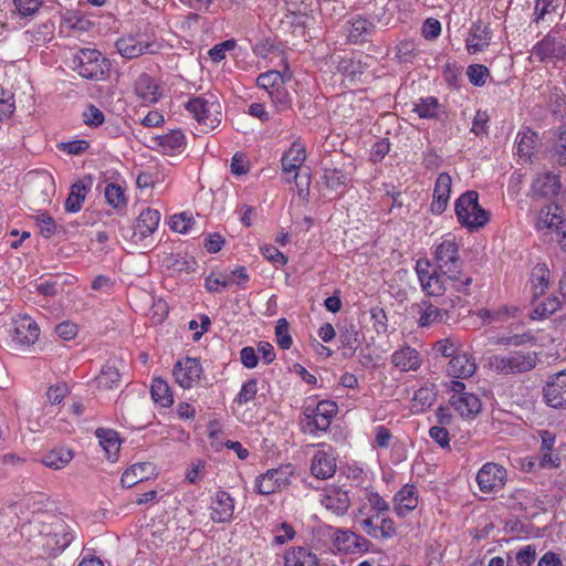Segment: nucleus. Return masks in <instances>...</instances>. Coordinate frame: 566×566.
Instances as JSON below:
<instances>
[{
  "instance_id": "nucleus-43",
  "label": "nucleus",
  "mask_w": 566,
  "mask_h": 566,
  "mask_svg": "<svg viewBox=\"0 0 566 566\" xmlns=\"http://www.w3.org/2000/svg\"><path fill=\"white\" fill-rule=\"evenodd\" d=\"M562 219V208L557 205H549L542 209L536 222L538 230L551 229L558 226Z\"/></svg>"
},
{
  "instance_id": "nucleus-7",
  "label": "nucleus",
  "mask_w": 566,
  "mask_h": 566,
  "mask_svg": "<svg viewBox=\"0 0 566 566\" xmlns=\"http://www.w3.org/2000/svg\"><path fill=\"white\" fill-rule=\"evenodd\" d=\"M185 108L192 115V117L207 128H216L222 120V106L214 96L193 97L186 104Z\"/></svg>"
},
{
  "instance_id": "nucleus-21",
  "label": "nucleus",
  "mask_w": 566,
  "mask_h": 566,
  "mask_svg": "<svg viewBox=\"0 0 566 566\" xmlns=\"http://www.w3.org/2000/svg\"><path fill=\"white\" fill-rule=\"evenodd\" d=\"M538 436L541 439L539 467L543 469L558 468L560 465V458L558 454H553L556 434L548 430H541Z\"/></svg>"
},
{
  "instance_id": "nucleus-46",
  "label": "nucleus",
  "mask_w": 566,
  "mask_h": 566,
  "mask_svg": "<svg viewBox=\"0 0 566 566\" xmlns=\"http://www.w3.org/2000/svg\"><path fill=\"white\" fill-rule=\"evenodd\" d=\"M272 105L276 112L283 113L292 108L293 96L286 84H281L270 96Z\"/></svg>"
},
{
  "instance_id": "nucleus-26",
  "label": "nucleus",
  "mask_w": 566,
  "mask_h": 566,
  "mask_svg": "<svg viewBox=\"0 0 566 566\" xmlns=\"http://www.w3.org/2000/svg\"><path fill=\"white\" fill-rule=\"evenodd\" d=\"M476 369L474 359L467 354L457 353L448 363L447 373L452 378L465 379L471 377Z\"/></svg>"
},
{
  "instance_id": "nucleus-22",
  "label": "nucleus",
  "mask_w": 566,
  "mask_h": 566,
  "mask_svg": "<svg viewBox=\"0 0 566 566\" xmlns=\"http://www.w3.org/2000/svg\"><path fill=\"white\" fill-rule=\"evenodd\" d=\"M234 511V501L226 491H218L211 505V520L214 523L230 522Z\"/></svg>"
},
{
  "instance_id": "nucleus-30",
  "label": "nucleus",
  "mask_w": 566,
  "mask_h": 566,
  "mask_svg": "<svg viewBox=\"0 0 566 566\" xmlns=\"http://www.w3.org/2000/svg\"><path fill=\"white\" fill-rule=\"evenodd\" d=\"M154 465L150 462L135 463L127 468L120 478L123 488L129 489L137 483L149 479L154 473Z\"/></svg>"
},
{
  "instance_id": "nucleus-13",
  "label": "nucleus",
  "mask_w": 566,
  "mask_h": 566,
  "mask_svg": "<svg viewBox=\"0 0 566 566\" xmlns=\"http://www.w3.org/2000/svg\"><path fill=\"white\" fill-rule=\"evenodd\" d=\"M285 14L284 22L294 27V32L300 31L304 34V30L310 20L312 0H284Z\"/></svg>"
},
{
  "instance_id": "nucleus-16",
  "label": "nucleus",
  "mask_w": 566,
  "mask_h": 566,
  "mask_svg": "<svg viewBox=\"0 0 566 566\" xmlns=\"http://www.w3.org/2000/svg\"><path fill=\"white\" fill-rule=\"evenodd\" d=\"M505 469L496 463H485L476 474V482L482 492L490 493L503 488Z\"/></svg>"
},
{
  "instance_id": "nucleus-34",
  "label": "nucleus",
  "mask_w": 566,
  "mask_h": 566,
  "mask_svg": "<svg viewBox=\"0 0 566 566\" xmlns=\"http://www.w3.org/2000/svg\"><path fill=\"white\" fill-rule=\"evenodd\" d=\"M284 566H318V558L307 547H292L284 555Z\"/></svg>"
},
{
  "instance_id": "nucleus-52",
  "label": "nucleus",
  "mask_w": 566,
  "mask_h": 566,
  "mask_svg": "<svg viewBox=\"0 0 566 566\" xmlns=\"http://www.w3.org/2000/svg\"><path fill=\"white\" fill-rule=\"evenodd\" d=\"M255 489L258 493L263 495H269L281 491V488L275 482L273 473L270 472V470L256 478Z\"/></svg>"
},
{
  "instance_id": "nucleus-15",
  "label": "nucleus",
  "mask_w": 566,
  "mask_h": 566,
  "mask_svg": "<svg viewBox=\"0 0 566 566\" xmlns=\"http://www.w3.org/2000/svg\"><path fill=\"white\" fill-rule=\"evenodd\" d=\"M413 308L418 314V326L421 328L447 323L450 317V311L448 308L439 307L427 300L415 304Z\"/></svg>"
},
{
  "instance_id": "nucleus-9",
  "label": "nucleus",
  "mask_w": 566,
  "mask_h": 566,
  "mask_svg": "<svg viewBox=\"0 0 566 566\" xmlns=\"http://www.w3.org/2000/svg\"><path fill=\"white\" fill-rule=\"evenodd\" d=\"M306 154L305 148L296 143H294L287 151H285L281 158L282 170L284 174H293L292 178H287L290 182L292 179L296 182L298 191L302 192L306 190L308 192L310 187V175L304 176L305 182L303 180L297 181L298 172L297 170L302 167L305 161ZM303 179V176H301Z\"/></svg>"
},
{
  "instance_id": "nucleus-40",
  "label": "nucleus",
  "mask_w": 566,
  "mask_h": 566,
  "mask_svg": "<svg viewBox=\"0 0 566 566\" xmlns=\"http://www.w3.org/2000/svg\"><path fill=\"white\" fill-rule=\"evenodd\" d=\"M158 140V145L167 155L179 153L186 147V137L181 130H171L170 133L160 136Z\"/></svg>"
},
{
  "instance_id": "nucleus-4",
  "label": "nucleus",
  "mask_w": 566,
  "mask_h": 566,
  "mask_svg": "<svg viewBox=\"0 0 566 566\" xmlns=\"http://www.w3.org/2000/svg\"><path fill=\"white\" fill-rule=\"evenodd\" d=\"M454 211L458 222L470 231L483 228L490 220V212L479 205V193L474 190L465 191L455 200Z\"/></svg>"
},
{
  "instance_id": "nucleus-63",
  "label": "nucleus",
  "mask_w": 566,
  "mask_h": 566,
  "mask_svg": "<svg viewBox=\"0 0 566 566\" xmlns=\"http://www.w3.org/2000/svg\"><path fill=\"white\" fill-rule=\"evenodd\" d=\"M35 290L41 295L53 297L63 291V283L59 279H50L36 284Z\"/></svg>"
},
{
  "instance_id": "nucleus-33",
  "label": "nucleus",
  "mask_w": 566,
  "mask_h": 566,
  "mask_svg": "<svg viewBox=\"0 0 566 566\" xmlns=\"http://www.w3.org/2000/svg\"><path fill=\"white\" fill-rule=\"evenodd\" d=\"M335 544L339 549L349 551L354 548L358 552H368L371 543L364 536L358 535L352 531H337L335 536Z\"/></svg>"
},
{
  "instance_id": "nucleus-48",
  "label": "nucleus",
  "mask_w": 566,
  "mask_h": 566,
  "mask_svg": "<svg viewBox=\"0 0 566 566\" xmlns=\"http://www.w3.org/2000/svg\"><path fill=\"white\" fill-rule=\"evenodd\" d=\"M104 196L106 202L114 209L119 210L127 206V199L124 189L115 182H111L105 187Z\"/></svg>"
},
{
  "instance_id": "nucleus-44",
  "label": "nucleus",
  "mask_w": 566,
  "mask_h": 566,
  "mask_svg": "<svg viewBox=\"0 0 566 566\" xmlns=\"http://www.w3.org/2000/svg\"><path fill=\"white\" fill-rule=\"evenodd\" d=\"M150 394L153 400L161 407H169L174 402L170 388L168 384L161 378H155L153 380Z\"/></svg>"
},
{
  "instance_id": "nucleus-56",
  "label": "nucleus",
  "mask_w": 566,
  "mask_h": 566,
  "mask_svg": "<svg viewBox=\"0 0 566 566\" xmlns=\"http://www.w3.org/2000/svg\"><path fill=\"white\" fill-rule=\"evenodd\" d=\"M552 159L559 166H566V130L559 132L552 148Z\"/></svg>"
},
{
  "instance_id": "nucleus-64",
  "label": "nucleus",
  "mask_w": 566,
  "mask_h": 566,
  "mask_svg": "<svg viewBox=\"0 0 566 566\" xmlns=\"http://www.w3.org/2000/svg\"><path fill=\"white\" fill-rule=\"evenodd\" d=\"M536 558V548L534 545H526L521 548L515 557L517 566H532Z\"/></svg>"
},
{
  "instance_id": "nucleus-18",
  "label": "nucleus",
  "mask_w": 566,
  "mask_h": 566,
  "mask_svg": "<svg viewBox=\"0 0 566 566\" xmlns=\"http://www.w3.org/2000/svg\"><path fill=\"white\" fill-rule=\"evenodd\" d=\"M452 179L449 174L441 172L434 184L430 210L433 214H442L448 206Z\"/></svg>"
},
{
  "instance_id": "nucleus-41",
  "label": "nucleus",
  "mask_w": 566,
  "mask_h": 566,
  "mask_svg": "<svg viewBox=\"0 0 566 566\" xmlns=\"http://www.w3.org/2000/svg\"><path fill=\"white\" fill-rule=\"evenodd\" d=\"M325 186L338 193H344L348 182V176L340 169L325 168L322 176Z\"/></svg>"
},
{
  "instance_id": "nucleus-37",
  "label": "nucleus",
  "mask_w": 566,
  "mask_h": 566,
  "mask_svg": "<svg viewBox=\"0 0 566 566\" xmlns=\"http://www.w3.org/2000/svg\"><path fill=\"white\" fill-rule=\"evenodd\" d=\"M73 459V451L65 447H56L43 454L41 462L53 470L63 469Z\"/></svg>"
},
{
  "instance_id": "nucleus-47",
  "label": "nucleus",
  "mask_w": 566,
  "mask_h": 566,
  "mask_svg": "<svg viewBox=\"0 0 566 566\" xmlns=\"http://www.w3.org/2000/svg\"><path fill=\"white\" fill-rule=\"evenodd\" d=\"M85 196L86 187L82 181L73 184L65 201V210L72 213L80 211Z\"/></svg>"
},
{
  "instance_id": "nucleus-55",
  "label": "nucleus",
  "mask_w": 566,
  "mask_h": 566,
  "mask_svg": "<svg viewBox=\"0 0 566 566\" xmlns=\"http://www.w3.org/2000/svg\"><path fill=\"white\" fill-rule=\"evenodd\" d=\"M432 350L451 359L459 352L458 342L452 337L442 338L433 344Z\"/></svg>"
},
{
  "instance_id": "nucleus-12",
  "label": "nucleus",
  "mask_w": 566,
  "mask_h": 566,
  "mask_svg": "<svg viewBox=\"0 0 566 566\" xmlns=\"http://www.w3.org/2000/svg\"><path fill=\"white\" fill-rule=\"evenodd\" d=\"M545 403L554 409H566V370L549 377L543 387Z\"/></svg>"
},
{
  "instance_id": "nucleus-57",
  "label": "nucleus",
  "mask_w": 566,
  "mask_h": 566,
  "mask_svg": "<svg viewBox=\"0 0 566 566\" xmlns=\"http://www.w3.org/2000/svg\"><path fill=\"white\" fill-rule=\"evenodd\" d=\"M489 74V69L482 64H471L467 69L468 78L474 86H483Z\"/></svg>"
},
{
  "instance_id": "nucleus-61",
  "label": "nucleus",
  "mask_w": 566,
  "mask_h": 566,
  "mask_svg": "<svg viewBox=\"0 0 566 566\" xmlns=\"http://www.w3.org/2000/svg\"><path fill=\"white\" fill-rule=\"evenodd\" d=\"M274 480L281 490L285 489L291 484V478L294 474V468L292 464L282 465L277 469H271Z\"/></svg>"
},
{
  "instance_id": "nucleus-29",
  "label": "nucleus",
  "mask_w": 566,
  "mask_h": 566,
  "mask_svg": "<svg viewBox=\"0 0 566 566\" xmlns=\"http://www.w3.org/2000/svg\"><path fill=\"white\" fill-rule=\"evenodd\" d=\"M32 196L36 203H49L55 193V182L49 172L40 174L32 184Z\"/></svg>"
},
{
  "instance_id": "nucleus-51",
  "label": "nucleus",
  "mask_w": 566,
  "mask_h": 566,
  "mask_svg": "<svg viewBox=\"0 0 566 566\" xmlns=\"http://www.w3.org/2000/svg\"><path fill=\"white\" fill-rule=\"evenodd\" d=\"M167 268L177 272L190 273L196 271L197 261L192 256L175 254L167 259Z\"/></svg>"
},
{
  "instance_id": "nucleus-49",
  "label": "nucleus",
  "mask_w": 566,
  "mask_h": 566,
  "mask_svg": "<svg viewBox=\"0 0 566 566\" xmlns=\"http://www.w3.org/2000/svg\"><path fill=\"white\" fill-rule=\"evenodd\" d=\"M120 381L118 368L112 365H105L96 377L97 386L105 389L117 387Z\"/></svg>"
},
{
  "instance_id": "nucleus-6",
  "label": "nucleus",
  "mask_w": 566,
  "mask_h": 566,
  "mask_svg": "<svg viewBox=\"0 0 566 566\" xmlns=\"http://www.w3.org/2000/svg\"><path fill=\"white\" fill-rule=\"evenodd\" d=\"M337 410V405L331 400H322L316 406H304L301 419L304 432L313 436L326 432Z\"/></svg>"
},
{
  "instance_id": "nucleus-32",
  "label": "nucleus",
  "mask_w": 566,
  "mask_h": 566,
  "mask_svg": "<svg viewBox=\"0 0 566 566\" xmlns=\"http://www.w3.org/2000/svg\"><path fill=\"white\" fill-rule=\"evenodd\" d=\"M391 363L402 371L417 370L420 367L421 359L419 353L410 346H405L396 350L391 356Z\"/></svg>"
},
{
  "instance_id": "nucleus-10",
  "label": "nucleus",
  "mask_w": 566,
  "mask_h": 566,
  "mask_svg": "<svg viewBox=\"0 0 566 566\" xmlns=\"http://www.w3.org/2000/svg\"><path fill=\"white\" fill-rule=\"evenodd\" d=\"M40 336L36 322L30 316H19L13 321L11 339L17 349L24 350L33 345Z\"/></svg>"
},
{
  "instance_id": "nucleus-28",
  "label": "nucleus",
  "mask_w": 566,
  "mask_h": 566,
  "mask_svg": "<svg viewBox=\"0 0 566 566\" xmlns=\"http://www.w3.org/2000/svg\"><path fill=\"white\" fill-rule=\"evenodd\" d=\"M559 176L553 172L539 174L533 182L532 189L538 197L549 198L556 196L560 190Z\"/></svg>"
},
{
  "instance_id": "nucleus-17",
  "label": "nucleus",
  "mask_w": 566,
  "mask_h": 566,
  "mask_svg": "<svg viewBox=\"0 0 566 566\" xmlns=\"http://www.w3.org/2000/svg\"><path fill=\"white\" fill-rule=\"evenodd\" d=\"M322 505L337 516L347 513L350 506L348 492L339 486H329L325 489L321 499Z\"/></svg>"
},
{
  "instance_id": "nucleus-53",
  "label": "nucleus",
  "mask_w": 566,
  "mask_h": 566,
  "mask_svg": "<svg viewBox=\"0 0 566 566\" xmlns=\"http://www.w3.org/2000/svg\"><path fill=\"white\" fill-rule=\"evenodd\" d=\"M233 283H234V280L231 277V275H229L227 273H220L218 275H214L213 273H211L205 280V286L211 293H220L221 287H228L229 285H231Z\"/></svg>"
},
{
  "instance_id": "nucleus-27",
  "label": "nucleus",
  "mask_w": 566,
  "mask_h": 566,
  "mask_svg": "<svg viewBox=\"0 0 566 566\" xmlns=\"http://www.w3.org/2000/svg\"><path fill=\"white\" fill-rule=\"evenodd\" d=\"M450 403L462 418H474L481 411V401L474 394L451 395Z\"/></svg>"
},
{
  "instance_id": "nucleus-8",
  "label": "nucleus",
  "mask_w": 566,
  "mask_h": 566,
  "mask_svg": "<svg viewBox=\"0 0 566 566\" xmlns=\"http://www.w3.org/2000/svg\"><path fill=\"white\" fill-rule=\"evenodd\" d=\"M566 55L564 39L558 32H548L531 51V60L539 63H556Z\"/></svg>"
},
{
  "instance_id": "nucleus-62",
  "label": "nucleus",
  "mask_w": 566,
  "mask_h": 566,
  "mask_svg": "<svg viewBox=\"0 0 566 566\" xmlns=\"http://www.w3.org/2000/svg\"><path fill=\"white\" fill-rule=\"evenodd\" d=\"M104 120V113L93 104H90L83 112V122L90 127H98Z\"/></svg>"
},
{
  "instance_id": "nucleus-25",
  "label": "nucleus",
  "mask_w": 566,
  "mask_h": 566,
  "mask_svg": "<svg viewBox=\"0 0 566 566\" xmlns=\"http://www.w3.org/2000/svg\"><path fill=\"white\" fill-rule=\"evenodd\" d=\"M135 93L144 104H155L159 101L161 93L154 77L143 73L135 82Z\"/></svg>"
},
{
  "instance_id": "nucleus-50",
  "label": "nucleus",
  "mask_w": 566,
  "mask_h": 566,
  "mask_svg": "<svg viewBox=\"0 0 566 566\" xmlns=\"http://www.w3.org/2000/svg\"><path fill=\"white\" fill-rule=\"evenodd\" d=\"M562 302L559 297L551 295L543 302H539L534 311H533V318L543 319L545 317H548L549 315L554 314L556 311L560 308Z\"/></svg>"
},
{
  "instance_id": "nucleus-5",
  "label": "nucleus",
  "mask_w": 566,
  "mask_h": 566,
  "mask_svg": "<svg viewBox=\"0 0 566 566\" xmlns=\"http://www.w3.org/2000/svg\"><path fill=\"white\" fill-rule=\"evenodd\" d=\"M72 69L86 80L101 81L108 74L111 63L98 50L81 49L72 59Z\"/></svg>"
},
{
  "instance_id": "nucleus-36",
  "label": "nucleus",
  "mask_w": 566,
  "mask_h": 566,
  "mask_svg": "<svg viewBox=\"0 0 566 566\" xmlns=\"http://www.w3.org/2000/svg\"><path fill=\"white\" fill-rule=\"evenodd\" d=\"M292 78L290 72L281 73L275 70H271L264 73H261L256 78V85L264 90L270 96L281 84H287Z\"/></svg>"
},
{
  "instance_id": "nucleus-23",
  "label": "nucleus",
  "mask_w": 566,
  "mask_h": 566,
  "mask_svg": "<svg viewBox=\"0 0 566 566\" xmlns=\"http://www.w3.org/2000/svg\"><path fill=\"white\" fill-rule=\"evenodd\" d=\"M395 512L399 517L407 516L418 506V496L415 485L405 484L394 496Z\"/></svg>"
},
{
  "instance_id": "nucleus-42",
  "label": "nucleus",
  "mask_w": 566,
  "mask_h": 566,
  "mask_svg": "<svg viewBox=\"0 0 566 566\" xmlns=\"http://www.w3.org/2000/svg\"><path fill=\"white\" fill-rule=\"evenodd\" d=\"M437 394L432 388L421 387L415 391L411 405L413 413H422L436 401Z\"/></svg>"
},
{
  "instance_id": "nucleus-38",
  "label": "nucleus",
  "mask_w": 566,
  "mask_h": 566,
  "mask_svg": "<svg viewBox=\"0 0 566 566\" xmlns=\"http://www.w3.org/2000/svg\"><path fill=\"white\" fill-rule=\"evenodd\" d=\"M95 433L99 439V444L103 447L107 459L115 461L120 448L117 432L111 429L98 428Z\"/></svg>"
},
{
  "instance_id": "nucleus-60",
  "label": "nucleus",
  "mask_w": 566,
  "mask_h": 566,
  "mask_svg": "<svg viewBox=\"0 0 566 566\" xmlns=\"http://www.w3.org/2000/svg\"><path fill=\"white\" fill-rule=\"evenodd\" d=\"M429 437L443 450H450V433L442 426H432L429 429Z\"/></svg>"
},
{
  "instance_id": "nucleus-24",
  "label": "nucleus",
  "mask_w": 566,
  "mask_h": 566,
  "mask_svg": "<svg viewBox=\"0 0 566 566\" xmlns=\"http://www.w3.org/2000/svg\"><path fill=\"white\" fill-rule=\"evenodd\" d=\"M336 459L335 457L327 451H317L311 464L312 474L321 480H326L332 478L336 472Z\"/></svg>"
},
{
  "instance_id": "nucleus-14",
  "label": "nucleus",
  "mask_w": 566,
  "mask_h": 566,
  "mask_svg": "<svg viewBox=\"0 0 566 566\" xmlns=\"http://www.w3.org/2000/svg\"><path fill=\"white\" fill-rule=\"evenodd\" d=\"M202 367L197 358L186 357L174 366L172 375L176 382L184 389H189L199 380Z\"/></svg>"
},
{
  "instance_id": "nucleus-19",
  "label": "nucleus",
  "mask_w": 566,
  "mask_h": 566,
  "mask_svg": "<svg viewBox=\"0 0 566 566\" xmlns=\"http://www.w3.org/2000/svg\"><path fill=\"white\" fill-rule=\"evenodd\" d=\"M375 31L376 25L371 21L361 15H356L348 21L347 40L353 44H363L371 41Z\"/></svg>"
},
{
  "instance_id": "nucleus-3",
  "label": "nucleus",
  "mask_w": 566,
  "mask_h": 566,
  "mask_svg": "<svg viewBox=\"0 0 566 566\" xmlns=\"http://www.w3.org/2000/svg\"><path fill=\"white\" fill-rule=\"evenodd\" d=\"M541 361L538 353L532 350H511L489 358L490 368L497 375L515 376L533 370Z\"/></svg>"
},
{
  "instance_id": "nucleus-39",
  "label": "nucleus",
  "mask_w": 566,
  "mask_h": 566,
  "mask_svg": "<svg viewBox=\"0 0 566 566\" xmlns=\"http://www.w3.org/2000/svg\"><path fill=\"white\" fill-rule=\"evenodd\" d=\"M551 272L545 263H537L531 273L533 295L535 298L544 295L549 285Z\"/></svg>"
},
{
  "instance_id": "nucleus-35",
  "label": "nucleus",
  "mask_w": 566,
  "mask_h": 566,
  "mask_svg": "<svg viewBox=\"0 0 566 566\" xmlns=\"http://www.w3.org/2000/svg\"><path fill=\"white\" fill-rule=\"evenodd\" d=\"M159 221V211L146 208L139 213L135 224V230L139 233L140 238H147L157 230Z\"/></svg>"
},
{
  "instance_id": "nucleus-2",
  "label": "nucleus",
  "mask_w": 566,
  "mask_h": 566,
  "mask_svg": "<svg viewBox=\"0 0 566 566\" xmlns=\"http://www.w3.org/2000/svg\"><path fill=\"white\" fill-rule=\"evenodd\" d=\"M21 535L36 549L41 557H55L66 549L74 536L70 526L61 518L54 517L51 522L33 518L22 524Z\"/></svg>"
},
{
  "instance_id": "nucleus-59",
  "label": "nucleus",
  "mask_w": 566,
  "mask_h": 566,
  "mask_svg": "<svg viewBox=\"0 0 566 566\" xmlns=\"http://www.w3.org/2000/svg\"><path fill=\"white\" fill-rule=\"evenodd\" d=\"M258 392V382L255 379L247 380L239 391L234 401L239 405H247L255 398Z\"/></svg>"
},
{
  "instance_id": "nucleus-20",
  "label": "nucleus",
  "mask_w": 566,
  "mask_h": 566,
  "mask_svg": "<svg viewBox=\"0 0 566 566\" xmlns=\"http://www.w3.org/2000/svg\"><path fill=\"white\" fill-rule=\"evenodd\" d=\"M492 39V32L489 25L476 21L472 24L469 36L465 40L467 50L470 54L484 51Z\"/></svg>"
},
{
  "instance_id": "nucleus-54",
  "label": "nucleus",
  "mask_w": 566,
  "mask_h": 566,
  "mask_svg": "<svg viewBox=\"0 0 566 566\" xmlns=\"http://www.w3.org/2000/svg\"><path fill=\"white\" fill-rule=\"evenodd\" d=\"M195 224L193 217L190 213L181 212L171 217L169 221L170 229L175 232L187 233Z\"/></svg>"
},
{
  "instance_id": "nucleus-58",
  "label": "nucleus",
  "mask_w": 566,
  "mask_h": 566,
  "mask_svg": "<svg viewBox=\"0 0 566 566\" xmlns=\"http://www.w3.org/2000/svg\"><path fill=\"white\" fill-rule=\"evenodd\" d=\"M289 322L285 318H280L275 326V338L277 345L282 349H289L292 346V337L289 331Z\"/></svg>"
},
{
  "instance_id": "nucleus-11",
  "label": "nucleus",
  "mask_w": 566,
  "mask_h": 566,
  "mask_svg": "<svg viewBox=\"0 0 566 566\" xmlns=\"http://www.w3.org/2000/svg\"><path fill=\"white\" fill-rule=\"evenodd\" d=\"M117 52L125 59H135L143 54H154L158 44L145 35H127L118 39L115 43Z\"/></svg>"
},
{
  "instance_id": "nucleus-31",
  "label": "nucleus",
  "mask_w": 566,
  "mask_h": 566,
  "mask_svg": "<svg viewBox=\"0 0 566 566\" xmlns=\"http://www.w3.org/2000/svg\"><path fill=\"white\" fill-rule=\"evenodd\" d=\"M412 112L417 113L420 118L440 120L444 114V107L439 99L433 96L419 98L413 103Z\"/></svg>"
},
{
  "instance_id": "nucleus-1",
  "label": "nucleus",
  "mask_w": 566,
  "mask_h": 566,
  "mask_svg": "<svg viewBox=\"0 0 566 566\" xmlns=\"http://www.w3.org/2000/svg\"><path fill=\"white\" fill-rule=\"evenodd\" d=\"M463 261L459 253V245L450 234L442 239L433 252V263L428 259H420L416 263V273L426 295L442 296L449 282L458 293L469 295L472 277L462 272Z\"/></svg>"
},
{
  "instance_id": "nucleus-45",
  "label": "nucleus",
  "mask_w": 566,
  "mask_h": 566,
  "mask_svg": "<svg viewBox=\"0 0 566 566\" xmlns=\"http://www.w3.org/2000/svg\"><path fill=\"white\" fill-rule=\"evenodd\" d=\"M546 104L551 113L563 118L566 116V95L558 87H553L547 96Z\"/></svg>"
}]
</instances>
